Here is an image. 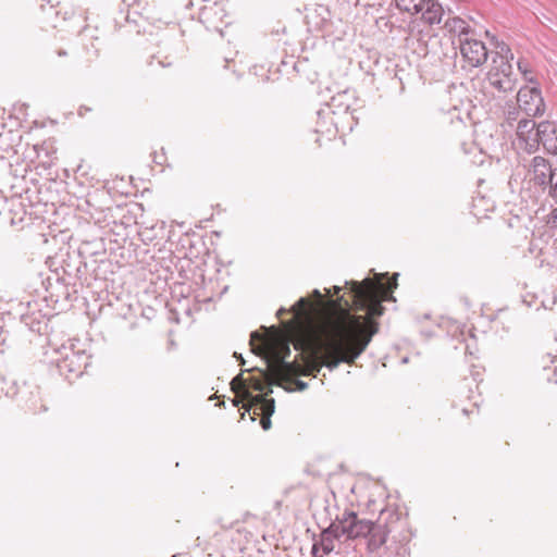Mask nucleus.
I'll use <instances>...</instances> for the list:
<instances>
[{
	"label": "nucleus",
	"instance_id": "nucleus-5",
	"mask_svg": "<svg viewBox=\"0 0 557 557\" xmlns=\"http://www.w3.org/2000/svg\"><path fill=\"white\" fill-rule=\"evenodd\" d=\"M536 139H534L530 147L524 150L528 153H534L539 150L540 145L544 150L550 154H557V123L552 121H542L537 123L535 131Z\"/></svg>",
	"mask_w": 557,
	"mask_h": 557
},
{
	"label": "nucleus",
	"instance_id": "nucleus-32",
	"mask_svg": "<svg viewBox=\"0 0 557 557\" xmlns=\"http://www.w3.org/2000/svg\"><path fill=\"white\" fill-rule=\"evenodd\" d=\"M89 111H91V109H90V108H88V107H86V106H81V107H79V109H78V114H79L81 116H83V115H84V112H89Z\"/></svg>",
	"mask_w": 557,
	"mask_h": 557
},
{
	"label": "nucleus",
	"instance_id": "nucleus-4",
	"mask_svg": "<svg viewBox=\"0 0 557 557\" xmlns=\"http://www.w3.org/2000/svg\"><path fill=\"white\" fill-rule=\"evenodd\" d=\"M517 104L529 117L541 116L545 112V102L539 86H522L517 94Z\"/></svg>",
	"mask_w": 557,
	"mask_h": 557
},
{
	"label": "nucleus",
	"instance_id": "nucleus-11",
	"mask_svg": "<svg viewBox=\"0 0 557 557\" xmlns=\"http://www.w3.org/2000/svg\"><path fill=\"white\" fill-rule=\"evenodd\" d=\"M422 20L429 25L440 24L444 15V9L437 0H425L421 7Z\"/></svg>",
	"mask_w": 557,
	"mask_h": 557
},
{
	"label": "nucleus",
	"instance_id": "nucleus-26",
	"mask_svg": "<svg viewBox=\"0 0 557 557\" xmlns=\"http://www.w3.org/2000/svg\"><path fill=\"white\" fill-rule=\"evenodd\" d=\"M528 63L522 61V60H519L518 61V69L519 71L524 75V78L529 82V83H533L534 82V77L531 76L529 77L528 76V73H530L529 69H528Z\"/></svg>",
	"mask_w": 557,
	"mask_h": 557
},
{
	"label": "nucleus",
	"instance_id": "nucleus-8",
	"mask_svg": "<svg viewBox=\"0 0 557 557\" xmlns=\"http://www.w3.org/2000/svg\"><path fill=\"white\" fill-rule=\"evenodd\" d=\"M357 512L345 511L331 523L342 541L352 540Z\"/></svg>",
	"mask_w": 557,
	"mask_h": 557
},
{
	"label": "nucleus",
	"instance_id": "nucleus-27",
	"mask_svg": "<svg viewBox=\"0 0 557 557\" xmlns=\"http://www.w3.org/2000/svg\"><path fill=\"white\" fill-rule=\"evenodd\" d=\"M260 425L264 431H268L271 429L272 422H271V416H264L260 420Z\"/></svg>",
	"mask_w": 557,
	"mask_h": 557
},
{
	"label": "nucleus",
	"instance_id": "nucleus-38",
	"mask_svg": "<svg viewBox=\"0 0 557 557\" xmlns=\"http://www.w3.org/2000/svg\"><path fill=\"white\" fill-rule=\"evenodd\" d=\"M50 13L54 12L53 8L52 7H49V10H48Z\"/></svg>",
	"mask_w": 557,
	"mask_h": 557
},
{
	"label": "nucleus",
	"instance_id": "nucleus-34",
	"mask_svg": "<svg viewBox=\"0 0 557 557\" xmlns=\"http://www.w3.org/2000/svg\"><path fill=\"white\" fill-rule=\"evenodd\" d=\"M57 53H58V55H59V57H65V55H67V52H66V50H64V49H59V50L57 51Z\"/></svg>",
	"mask_w": 557,
	"mask_h": 557
},
{
	"label": "nucleus",
	"instance_id": "nucleus-3",
	"mask_svg": "<svg viewBox=\"0 0 557 557\" xmlns=\"http://www.w3.org/2000/svg\"><path fill=\"white\" fill-rule=\"evenodd\" d=\"M486 81L491 87L500 94L511 92L517 86V76L513 73L511 63L500 58L492 60L491 67L486 74Z\"/></svg>",
	"mask_w": 557,
	"mask_h": 557
},
{
	"label": "nucleus",
	"instance_id": "nucleus-35",
	"mask_svg": "<svg viewBox=\"0 0 557 557\" xmlns=\"http://www.w3.org/2000/svg\"><path fill=\"white\" fill-rule=\"evenodd\" d=\"M341 289H342V288H341L339 286H336V285H335V286H333V290H334V294H335V295H338V293L341 292Z\"/></svg>",
	"mask_w": 557,
	"mask_h": 557
},
{
	"label": "nucleus",
	"instance_id": "nucleus-23",
	"mask_svg": "<svg viewBox=\"0 0 557 557\" xmlns=\"http://www.w3.org/2000/svg\"><path fill=\"white\" fill-rule=\"evenodd\" d=\"M549 181L550 182H547V186H545V190H547L548 195L557 202V168Z\"/></svg>",
	"mask_w": 557,
	"mask_h": 557
},
{
	"label": "nucleus",
	"instance_id": "nucleus-12",
	"mask_svg": "<svg viewBox=\"0 0 557 557\" xmlns=\"http://www.w3.org/2000/svg\"><path fill=\"white\" fill-rule=\"evenodd\" d=\"M272 372L275 376L285 380L300 374V366L296 362H290L285 358L274 360Z\"/></svg>",
	"mask_w": 557,
	"mask_h": 557
},
{
	"label": "nucleus",
	"instance_id": "nucleus-30",
	"mask_svg": "<svg viewBox=\"0 0 557 557\" xmlns=\"http://www.w3.org/2000/svg\"><path fill=\"white\" fill-rule=\"evenodd\" d=\"M312 298H314L317 301H321L323 296L319 289H313L311 293Z\"/></svg>",
	"mask_w": 557,
	"mask_h": 557
},
{
	"label": "nucleus",
	"instance_id": "nucleus-14",
	"mask_svg": "<svg viewBox=\"0 0 557 557\" xmlns=\"http://www.w3.org/2000/svg\"><path fill=\"white\" fill-rule=\"evenodd\" d=\"M444 28L457 35L458 44H460L461 39L465 37H470L469 35L473 33V29L470 25L462 18L455 16L445 21Z\"/></svg>",
	"mask_w": 557,
	"mask_h": 557
},
{
	"label": "nucleus",
	"instance_id": "nucleus-6",
	"mask_svg": "<svg viewBox=\"0 0 557 557\" xmlns=\"http://www.w3.org/2000/svg\"><path fill=\"white\" fill-rule=\"evenodd\" d=\"M460 53L462 58L473 67L483 65L488 57L487 48L484 42L472 37L461 39Z\"/></svg>",
	"mask_w": 557,
	"mask_h": 557
},
{
	"label": "nucleus",
	"instance_id": "nucleus-20",
	"mask_svg": "<svg viewBox=\"0 0 557 557\" xmlns=\"http://www.w3.org/2000/svg\"><path fill=\"white\" fill-rule=\"evenodd\" d=\"M268 395L262 394H251L250 392L246 391L245 392V398L248 399L249 401V405L245 408L246 411H249L251 409L252 406H260L262 403H264L268 398H267Z\"/></svg>",
	"mask_w": 557,
	"mask_h": 557
},
{
	"label": "nucleus",
	"instance_id": "nucleus-13",
	"mask_svg": "<svg viewBox=\"0 0 557 557\" xmlns=\"http://www.w3.org/2000/svg\"><path fill=\"white\" fill-rule=\"evenodd\" d=\"M335 540L342 541L333 525L330 524L327 528L322 530L320 540L314 542L313 545H318V553L321 550L322 555L329 556L334 550Z\"/></svg>",
	"mask_w": 557,
	"mask_h": 557
},
{
	"label": "nucleus",
	"instance_id": "nucleus-19",
	"mask_svg": "<svg viewBox=\"0 0 557 557\" xmlns=\"http://www.w3.org/2000/svg\"><path fill=\"white\" fill-rule=\"evenodd\" d=\"M314 305L308 297H300L295 305L292 307V311H294L297 315L301 317L307 313L309 307H313Z\"/></svg>",
	"mask_w": 557,
	"mask_h": 557
},
{
	"label": "nucleus",
	"instance_id": "nucleus-31",
	"mask_svg": "<svg viewBox=\"0 0 557 557\" xmlns=\"http://www.w3.org/2000/svg\"><path fill=\"white\" fill-rule=\"evenodd\" d=\"M553 363H555V367H554V372H555V377L552 379L550 376H548V381H553L554 383L557 384V357L552 361Z\"/></svg>",
	"mask_w": 557,
	"mask_h": 557
},
{
	"label": "nucleus",
	"instance_id": "nucleus-9",
	"mask_svg": "<svg viewBox=\"0 0 557 557\" xmlns=\"http://www.w3.org/2000/svg\"><path fill=\"white\" fill-rule=\"evenodd\" d=\"M371 528V532L366 536L367 547L370 553H375L386 543L389 531L386 524L373 523Z\"/></svg>",
	"mask_w": 557,
	"mask_h": 557
},
{
	"label": "nucleus",
	"instance_id": "nucleus-7",
	"mask_svg": "<svg viewBox=\"0 0 557 557\" xmlns=\"http://www.w3.org/2000/svg\"><path fill=\"white\" fill-rule=\"evenodd\" d=\"M555 169L550 161L542 156H535L532 158L530 162L529 173L532 175L531 181L534 185L545 190V186H547V182H550V176H553Z\"/></svg>",
	"mask_w": 557,
	"mask_h": 557
},
{
	"label": "nucleus",
	"instance_id": "nucleus-22",
	"mask_svg": "<svg viewBox=\"0 0 557 557\" xmlns=\"http://www.w3.org/2000/svg\"><path fill=\"white\" fill-rule=\"evenodd\" d=\"M248 381L244 379L243 373L237 374L234 376L230 383L231 389L234 393H238L240 389L246 391V385Z\"/></svg>",
	"mask_w": 557,
	"mask_h": 557
},
{
	"label": "nucleus",
	"instance_id": "nucleus-16",
	"mask_svg": "<svg viewBox=\"0 0 557 557\" xmlns=\"http://www.w3.org/2000/svg\"><path fill=\"white\" fill-rule=\"evenodd\" d=\"M373 524L372 521L367 519H360L357 515V519L354 527V533H352V540L358 537H366L367 534H369L372 530L371 525Z\"/></svg>",
	"mask_w": 557,
	"mask_h": 557
},
{
	"label": "nucleus",
	"instance_id": "nucleus-18",
	"mask_svg": "<svg viewBox=\"0 0 557 557\" xmlns=\"http://www.w3.org/2000/svg\"><path fill=\"white\" fill-rule=\"evenodd\" d=\"M250 387L259 393L265 392V395H270L273 393L272 386L267 385L265 382L261 377L252 376L248 380Z\"/></svg>",
	"mask_w": 557,
	"mask_h": 557
},
{
	"label": "nucleus",
	"instance_id": "nucleus-33",
	"mask_svg": "<svg viewBox=\"0 0 557 557\" xmlns=\"http://www.w3.org/2000/svg\"><path fill=\"white\" fill-rule=\"evenodd\" d=\"M234 357L242 363L244 364L245 363V359L243 358L242 354H238V352H234Z\"/></svg>",
	"mask_w": 557,
	"mask_h": 557
},
{
	"label": "nucleus",
	"instance_id": "nucleus-28",
	"mask_svg": "<svg viewBox=\"0 0 557 557\" xmlns=\"http://www.w3.org/2000/svg\"><path fill=\"white\" fill-rule=\"evenodd\" d=\"M290 356V348H289V345L288 344H285L284 347H283V351L281 355H276L275 356V360H277L278 358H285L287 360V358Z\"/></svg>",
	"mask_w": 557,
	"mask_h": 557
},
{
	"label": "nucleus",
	"instance_id": "nucleus-17",
	"mask_svg": "<svg viewBox=\"0 0 557 557\" xmlns=\"http://www.w3.org/2000/svg\"><path fill=\"white\" fill-rule=\"evenodd\" d=\"M497 58H500L507 62H510V60L513 59V53L511 52V49L504 41L496 44V51L492 57V60H496Z\"/></svg>",
	"mask_w": 557,
	"mask_h": 557
},
{
	"label": "nucleus",
	"instance_id": "nucleus-36",
	"mask_svg": "<svg viewBox=\"0 0 557 557\" xmlns=\"http://www.w3.org/2000/svg\"><path fill=\"white\" fill-rule=\"evenodd\" d=\"M286 312H287V310H286L285 308H281V309L277 311V313H276V314H277V315H281V314L286 313Z\"/></svg>",
	"mask_w": 557,
	"mask_h": 557
},
{
	"label": "nucleus",
	"instance_id": "nucleus-25",
	"mask_svg": "<svg viewBox=\"0 0 557 557\" xmlns=\"http://www.w3.org/2000/svg\"><path fill=\"white\" fill-rule=\"evenodd\" d=\"M257 341L263 343L265 341V338L263 336H261L257 331H253L250 334V346H251L252 352H255V354H258L257 352L258 348L255 345V342H257Z\"/></svg>",
	"mask_w": 557,
	"mask_h": 557
},
{
	"label": "nucleus",
	"instance_id": "nucleus-24",
	"mask_svg": "<svg viewBox=\"0 0 557 557\" xmlns=\"http://www.w3.org/2000/svg\"><path fill=\"white\" fill-rule=\"evenodd\" d=\"M259 409L264 413V416H272L275 411L274 398H268L259 406Z\"/></svg>",
	"mask_w": 557,
	"mask_h": 557
},
{
	"label": "nucleus",
	"instance_id": "nucleus-21",
	"mask_svg": "<svg viewBox=\"0 0 557 557\" xmlns=\"http://www.w3.org/2000/svg\"><path fill=\"white\" fill-rule=\"evenodd\" d=\"M522 112V110H520L519 106L518 107H515L513 104H507V110H506V121L508 124L512 125L513 122H517L519 120H521L519 116H520V113Z\"/></svg>",
	"mask_w": 557,
	"mask_h": 557
},
{
	"label": "nucleus",
	"instance_id": "nucleus-37",
	"mask_svg": "<svg viewBox=\"0 0 557 557\" xmlns=\"http://www.w3.org/2000/svg\"><path fill=\"white\" fill-rule=\"evenodd\" d=\"M462 412H463L465 414H469V410H468V408H463V409H462Z\"/></svg>",
	"mask_w": 557,
	"mask_h": 557
},
{
	"label": "nucleus",
	"instance_id": "nucleus-15",
	"mask_svg": "<svg viewBox=\"0 0 557 557\" xmlns=\"http://www.w3.org/2000/svg\"><path fill=\"white\" fill-rule=\"evenodd\" d=\"M425 4V0H395V5L403 12L410 14L420 13L421 7Z\"/></svg>",
	"mask_w": 557,
	"mask_h": 557
},
{
	"label": "nucleus",
	"instance_id": "nucleus-29",
	"mask_svg": "<svg viewBox=\"0 0 557 557\" xmlns=\"http://www.w3.org/2000/svg\"><path fill=\"white\" fill-rule=\"evenodd\" d=\"M294 383L296 385V389L299 392H304L308 388V383L299 379H296Z\"/></svg>",
	"mask_w": 557,
	"mask_h": 557
},
{
	"label": "nucleus",
	"instance_id": "nucleus-39",
	"mask_svg": "<svg viewBox=\"0 0 557 557\" xmlns=\"http://www.w3.org/2000/svg\"><path fill=\"white\" fill-rule=\"evenodd\" d=\"M253 370H257V368H253V369H249L248 371H249V372H252Z\"/></svg>",
	"mask_w": 557,
	"mask_h": 557
},
{
	"label": "nucleus",
	"instance_id": "nucleus-1",
	"mask_svg": "<svg viewBox=\"0 0 557 557\" xmlns=\"http://www.w3.org/2000/svg\"><path fill=\"white\" fill-rule=\"evenodd\" d=\"M345 284L349 286L355 309L364 311L367 315L351 313L350 304L344 296L330 300L338 313L329 318L320 329L317 349L319 360L323 362L307 364L300 375L317 377L323 366L330 371L341 363L352 366L379 333L380 324L375 319L385 312L382 305V295L385 294L383 283L364 278Z\"/></svg>",
	"mask_w": 557,
	"mask_h": 557
},
{
	"label": "nucleus",
	"instance_id": "nucleus-2",
	"mask_svg": "<svg viewBox=\"0 0 557 557\" xmlns=\"http://www.w3.org/2000/svg\"><path fill=\"white\" fill-rule=\"evenodd\" d=\"M60 355L61 358L55 359L60 375L69 382L79 377L88 364L89 356L84 350H75L73 345L70 347L63 346Z\"/></svg>",
	"mask_w": 557,
	"mask_h": 557
},
{
	"label": "nucleus",
	"instance_id": "nucleus-10",
	"mask_svg": "<svg viewBox=\"0 0 557 557\" xmlns=\"http://www.w3.org/2000/svg\"><path fill=\"white\" fill-rule=\"evenodd\" d=\"M537 124L534 122L532 117H523L518 121L516 127V135L520 141L525 144V147H530V144L536 139L535 131Z\"/></svg>",
	"mask_w": 557,
	"mask_h": 557
}]
</instances>
